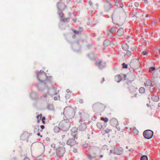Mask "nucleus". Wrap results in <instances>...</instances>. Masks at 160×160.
Segmentation results:
<instances>
[{
	"label": "nucleus",
	"mask_w": 160,
	"mask_h": 160,
	"mask_svg": "<svg viewBox=\"0 0 160 160\" xmlns=\"http://www.w3.org/2000/svg\"><path fill=\"white\" fill-rule=\"evenodd\" d=\"M97 125L98 128L99 129H101L102 127V125L101 123L98 122L97 124Z\"/></svg>",
	"instance_id": "bb28decb"
},
{
	"label": "nucleus",
	"mask_w": 160,
	"mask_h": 160,
	"mask_svg": "<svg viewBox=\"0 0 160 160\" xmlns=\"http://www.w3.org/2000/svg\"><path fill=\"white\" fill-rule=\"evenodd\" d=\"M60 128L59 127H55L54 128V131L55 132L58 133L59 132Z\"/></svg>",
	"instance_id": "b1692460"
},
{
	"label": "nucleus",
	"mask_w": 160,
	"mask_h": 160,
	"mask_svg": "<svg viewBox=\"0 0 160 160\" xmlns=\"http://www.w3.org/2000/svg\"><path fill=\"white\" fill-rule=\"evenodd\" d=\"M126 148H127V149H128V146H127V147H126Z\"/></svg>",
	"instance_id": "774afa93"
},
{
	"label": "nucleus",
	"mask_w": 160,
	"mask_h": 160,
	"mask_svg": "<svg viewBox=\"0 0 160 160\" xmlns=\"http://www.w3.org/2000/svg\"><path fill=\"white\" fill-rule=\"evenodd\" d=\"M73 136V137L75 139H76L78 138V136L77 134H75L74 135H72Z\"/></svg>",
	"instance_id": "e433bc0d"
},
{
	"label": "nucleus",
	"mask_w": 160,
	"mask_h": 160,
	"mask_svg": "<svg viewBox=\"0 0 160 160\" xmlns=\"http://www.w3.org/2000/svg\"><path fill=\"white\" fill-rule=\"evenodd\" d=\"M107 42L109 43V41L108 40H105L103 42V44H104V45H105V44Z\"/></svg>",
	"instance_id": "37998d69"
},
{
	"label": "nucleus",
	"mask_w": 160,
	"mask_h": 160,
	"mask_svg": "<svg viewBox=\"0 0 160 160\" xmlns=\"http://www.w3.org/2000/svg\"><path fill=\"white\" fill-rule=\"evenodd\" d=\"M51 85V84H46V86H44L45 87V89L47 90V93L51 95H57L59 91H58L57 92L56 90L57 88L54 87H52V88H49L48 87V86Z\"/></svg>",
	"instance_id": "39448f33"
},
{
	"label": "nucleus",
	"mask_w": 160,
	"mask_h": 160,
	"mask_svg": "<svg viewBox=\"0 0 160 160\" xmlns=\"http://www.w3.org/2000/svg\"><path fill=\"white\" fill-rule=\"evenodd\" d=\"M155 70V68L154 67H151L149 68V71L150 72H152L154 71Z\"/></svg>",
	"instance_id": "7c9ffc66"
},
{
	"label": "nucleus",
	"mask_w": 160,
	"mask_h": 160,
	"mask_svg": "<svg viewBox=\"0 0 160 160\" xmlns=\"http://www.w3.org/2000/svg\"><path fill=\"white\" fill-rule=\"evenodd\" d=\"M139 91L140 93H143L145 92V89L143 87H141L139 89Z\"/></svg>",
	"instance_id": "393cba45"
},
{
	"label": "nucleus",
	"mask_w": 160,
	"mask_h": 160,
	"mask_svg": "<svg viewBox=\"0 0 160 160\" xmlns=\"http://www.w3.org/2000/svg\"><path fill=\"white\" fill-rule=\"evenodd\" d=\"M54 99L55 100H56L58 99V98H57V97H54Z\"/></svg>",
	"instance_id": "4d7b16f0"
},
{
	"label": "nucleus",
	"mask_w": 160,
	"mask_h": 160,
	"mask_svg": "<svg viewBox=\"0 0 160 160\" xmlns=\"http://www.w3.org/2000/svg\"><path fill=\"white\" fill-rule=\"evenodd\" d=\"M100 119L103 121L105 122H107L109 121L108 119L107 118L101 117Z\"/></svg>",
	"instance_id": "5701e85b"
},
{
	"label": "nucleus",
	"mask_w": 160,
	"mask_h": 160,
	"mask_svg": "<svg viewBox=\"0 0 160 160\" xmlns=\"http://www.w3.org/2000/svg\"><path fill=\"white\" fill-rule=\"evenodd\" d=\"M96 149L94 147L90 148L88 150L87 153V156L88 158L90 160H92L94 158H95L96 156Z\"/></svg>",
	"instance_id": "20e7f679"
},
{
	"label": "nucleus",
	"mask_w": 160,
	"mask_h": 160,
	"mask_svg": "<svg viewBox=\"0 0 160 160\" xmlns=\"http://www.w3.org/2000/svg\"><path fill=\"white\" fill-rule=\"evenodd\" d=\"M51 147L52 148H55L56 147V145L54 143H52L51 145Z\"/></svg>",
	"instance_id": "ea45409f"
},
{
	"label": "nucleus",
	"mask_w": 160,
	"mask_h": 160,
	"mask_svg": "<svg viewBox=\"0 0 160 160\" xmlns=\"http://www.w3.org/2000/svg\"><path fill=\"white\" fill-rule=\"evenodd\" d=\"M151 99L154 101L157 102L159 100V98L158 96L153 95L152 96Z\"/></svg>",
	"instance_id": "f3484780"
},
{
	"label": "nucleus",
	"mask_w": 160,
	"mask_h": 160,
	"mask_svg": "<svg viewBox=\"0 0 160 160\" xmlns=\"http://www.w3.org/2000/svg\"><path fill=\"white\" fill-rule=\"evenodd\" d=\"M154 86H151L150 87V91L151 92H152L154 91V88L153 87Z\"/></svg>",
	"instance_id": "473e14b6"
},
{
	"label": "nucleus",
	"mask_w": 160,
	"mask_h": 160,
	"mask_svg": "<svg viewBox=\"0 0 160 160\" xmlns=\"http://www.w3.org/2000/svg\"><path fill=\"white\" fill-rule=\"evenodd\" d=\"M65 137V134L62 135V139H63V138Z\"/></svg>",
	"instance_id": "603ef678"
},
{
	"label": "nucleus",
	"mask_w": 160,
	"mask_h": 160,
	"mask_svg": "<svg viewBox=\"0 0 160 160\" xmlns=\"http://www.w3.org/2000/svg\"><path fill=\"white\" fill-rule=\"evenodd\" d=\"M126 54L127 56H130L131 55H132V52L131 51H127L126 52Z\"/></svg>",
	"instance_id": "c756f323"
},
{
	"label": "nucleus",
	"mask_w": 160,
	"mask_h": 160,
	"mask_svg": "<svg viewBox=\"0 0 160 160\" xmlns=\"http://www.w3.org/2000/svg\"><path fill=\"white\" fill-rule=\"evenodd\" d=\"M42 114H40V115H38L36 117V118L37 119V122L39 123L40 122V121L41 119L42 118Z\"/></svg>",
	"instance_id": "412c9836"
},
{
	"label": "nucleus",
	"mask_w": 160,
	"mask_h": 160,
	"mask_svg": "<svg viewBox=\"0 0 160 160\" xmlns=\"http://www.w3.org/2000/svg\"><path fill=\"white\" fill-rule=\"evenodd\" d=\"M132 149H129V151H132Z\"/></svg>",
	"instance_id": "69168bd1"
},
{
	"label": "nucleus",
	"mask_w": 160,
	"mask_h": 160,
	"mask_svg": "<svg viewBox=\"0 0 160 160\" xmlns=\"http://www.w3.org/2000/svg\"><path fill=\"white\" fill-rule=\"evenodd\" d=\"M134 5L136 7H138L139 6V4L138 2H135L134 3Z\"/></svg>",
	"instance_id": "79ce46f5"
},
{
	"label": "nucleus",
	"mask_w": 160,
	"mask_h": 160,
	"mask_svg": "<svg viewBox=\"0 0 160 160\" xmlns=\"http://www.w3.org/2000/svg\"><path fill=\"white\" fill-rule=\"evenodd\" d=\"M110 152L113 153L114 154L120 155L123 153V149L120 147H117L115 148L113 150H111Z\"/></svg>",
	"instance_id": "6e6552de"
},
{
	"label": "nucleus",
	"mask_w": 160,
	"mask_h": 160,
	"mask_svg": "<svg viewBox=\"0 0 160 160\" xmlns=\"http://www.w3.org/2000/svg\"><path fill=\"white\" fill-rule=\"evenodd\" d=\"M87 128L86 125L84 123H82L79 127V129L81 131H84Z\"/></svg>",
	"instance_id": "2eb2a0df"
},
{
	"label": "nucleus",
	"mask_w": 160,
	"mask_h": 160,
	"mask_svg": "<svg viewBox=\"0 0 160 160\" xmlns=\"http://www.w3.org/2000/svg\"><path fill=\"white\" fill-rule=\"evenodd\" d=\"M73 21L74 22H76V19H73Z\"/></svg>",
	"instance_id": "052dcab7"
},
{
	"label": "nucleus",
	"mask_w": 160,
	"mask_h": 160,
	"mask_svg": "<svg viewBox=\"0 0 160 160\" xmlns=\"http://www.w3.org/2000/svg\"><path fill=\"white\" fill-rule=\"evenodd\" d=\"M153 134V132L150 130H146L143 132V135L144 137L148 139H149L151 138Z\"/></svg>",
	"instance_id": "0eeeda50"
},
{
	"label": "nucleus",
	"mask_w": 160,
	"mask_h": 160,
	"mask_svg": "<svg viewBox=\"0 0 160 160\" xmlns=\"http://www.w3.org/2000/svg\"><path fill=\"white\" fill-rule=\"evenodd\" d=\"M45 117H42V120H45Z\"/></svg>",
	"instance_id": "6e6d98bb"
},
{
	"label": "nucleus",
	"mask_w": 160,
	"mask_h": 160,
	"mask_svg": "<svg viewBox=\"0 0 160 160\" xmlns=\"http://www.w3.org/2000/svg\"><path fill=\"white\" fill-rule=\"evenodd\" d=\"M70 20L69 18H61V20L63 22H68Z\"/></svg>",
	"instance_id": "a878e982"
},
{
	"label": "nucleus",
	"mask_w": 160,
	"mask_h": 160,
	"mask_svg": "<svg viewBox=\"0 0 160 160\" xmlns=\"http://www.w3.org/2000/svg\"><path fill=\"white\" fill-rule=\"evenodd\" d=\"M123 68H128V65L125 64L124 63H123L122 64Z\"/></svg>",
	"instance_id": "72a5a7b5"
},
{
	"label": "nucleus",
	"mask_w": 160,
	"mask_h": 160,
	"mask_svg": "<svg viewBox=\"0 0 160 160\" xmlns=\"http://www.w3.org/2000/svg\"><path fill=\"white\" fill-rule=\"evenodd\" d=\"M102 106V104L96 103L93 104L92 107L94 108H100V106Z\"/></svg>",
	"instance_id": "4be33fe9"
},
{
	"label": "nucleus",
	"mask_w": 160,
	"mask_h": 160,
	"mask_svg": "<svg viewBox=\"0 0 160 160\" xmlns=\"http://www.w3.org/2000/svg\"><path fill=\"white\" fill-rule=\"evenodd\" d=\"M66 148L63 146H59L55 151L56 156L58 158H61L64 156L66 152Z\"/></svg>",
	"instance_id": "7ed1b4c3"
},
{
	"label": "nucleus",
	"mask_w": 160,
	"mask_h": 160,
	"mask_svg": "<svg viewBox=\"0 0 160 160\" xmlns=\"http://www.w3.org/2000/svg\"><path fill=\"white\" fill-rule=\"evenodd\" d=\"M77 142L73 138L68 139L67 142V144L71 147H72L77 144Z\"/></svg>",
	"instance_id": "9d476101"
},
{
	"label": "nucleus",
	"mask_w": 160,
	"mask_h": 160,
	"mask_svg": "<svg viewBox=\"0 0 160 160\" xmlns=\"http://www.w3.org/2000/svg\"><path fill=\"white\" fill-rule=\"evenodd\" d=\"M124 34L123 29L122 28H119L117 31V35L118 36H122Z\"/></svg>",
	"instance_id": "ddd939ff"
},
{
	"label": "nucleus",
	"mask_w": 160,
	"mask_h": 160,
	"mask_svg": "<svg viewBox=\"0 0 160 160\" xmlns=\"http://www.w3.org/2000/svg\"><path fill=\"white\" fill-rule=\"evenodd\" d=\"M122 48L123 49H124V47H126L127 48V45L126 44H123L122 45Z\"/></svg>",
	"instance_id": "a19ab883"
},
{
	"label": "nucleus",
	"mask_w": 160,
	"mask_h": 160,
	"mask_svg": "<svg viewBox=\"0 0 160 160\" xmlns=\"http://www.w3.org/2000/svg\"><path fill=\"white\" fill-rule=\"evenodd\" d=\"M40 128L42 129H43L45 127L43 125H41L40 126Z\"/></svg>",
	"instance_id": "8fccbe9b"
},
{
	"label": "nucleus",
	"mask_w": 160,
	"mask_h": 160,
	"mask_svg": "<svg viewBox=\"0 0 160 160\" xmlns=\"http://www.w3.org/2000/svg\"><path fill=\"white\" fill-rule=\"evenodd\" d=\"M111 131H112V129H106L105 130L106 132L107 133H108L109 132H111Z\"/></svg>",
	"instance_id": "c9c22d12"
},
{
	"label": "nucleus",
	"mask_w": 160,
	"mask_h": 160,
	"mask_svg": "<svg viewBox=\"0 0 160 160\" xmlns=\"http://www.w3.org/2000/svg\"><path fill=\"white\" fill-rule=\"evenodd\" d=\"M88 3L91 6H92V2L91 1H89Z\"/></svg>",
	"instance_id": "49530a36"
},
{
	"label": "nucleus",
	"mask_w": 160,
	"mask_h": 160,
	"mask_svg": "<svg viewBox=\"0 0 160 160\" xmlns=\"http://www.w3.org/2000/svg\"><path fill=\"white\" fill-rule=\"evenodd\" d=\"M23 160H30L29 158L27 157H25L23 159Z\"/></svg>",
	"instance_id": "3c124183"
},
{
	"label": "nucleus",
	"mask_w": 160,
	"mask_h": 160,
	"mask_svg": "<svg viewBox=\"0 0 160 160\" xmlns=\"http://www.w3.org/2000/svg\"><path fill=\"white\" fill-rule=\"evenodd\" d=\"M159 54H160V48L159 50Z\"/></svg>",
	"instance_id": "0e129e2a"
},
{
	"label": "nucleus",
	"mask_w": 160,
	"mask_h": 160,
	"mask_svg": "<svg viewBox=\"0 0 160 160\" xmlns=\"http://www.w3.org/2000/svg\"><path fill=\"white\" fill-rule=\"evenodd\" d=\"M59 15L61 18H62L64 16V14L63 13L61 12L59 13Z\"/></svg>",
	"instance_id": "f704fd0d"
},
{
	"label": "nucleus",
	"mask_w": 160,
	"mask_h": 160,
	"mask_svg": "<svg viewBox=\"0 0 160 160\" xmlns=\"http://www.w3.org/2000/svg\"><path fill=\"white\" fill-rule=\"evenodd\" d=\"M107 2L108 3V5H109V7L110 8V9L111 8V7H112V5L111 4V3L109 2Z\"/></svg>",
	"instance_id": "c03bdc74"
},
{
	"label": "nucleus",
	"mask_w": 160,
	"mask_h": 160,
	"mask_svg": "<svg viewBox=\"0 0 160 160\" xmlns=\"http://www.w3.org/2000/svg\"><path fill=\"white\" fill-rule=\"evenodd\" d=\"M120 7L121 8H122L123 7V5L122 4V3H120Z\"/></svg>",
	"instance_id": "864d4df0"
},
{
	"label": "nucleus",
	"mask_w": 160,
	"mask_h": 160,
	"mask_svg": "<svg viewBox=\"0 0 160 160\" xmlns=\"http://www.w3.org/2000/svg\"><path fill=\"white\" fill-rule=\"evenodd\" d=\"M73 152L74 153H76L77 152V150L76 148H74Z\"/></svg>",
	"instance_id": "de8ad7c7"
},
{
	"label": "nucleus",
	"mask_w": 160,
	"mask_h": 160,
	"mask_svg": "<svg viewBox=\"0 0 160 160\" xmlns=\"http://www.w3.org/2000/svg\"><path fill=\"white\" fill-rule=\"evenodd\" d=\"M103 157V155H101L100 156V158H102Z\"/></svg>",
	"instance_id": "680f3d73"
},
{
	"label": "nucleus",
	"mask_w": 160,
	"mask_h": 160,
	"mask_svg": "<svg viewBox=\"0 0 160 160\" xmlns=\"http://www.w3.org/2000/svg\"><path fill=\"white\" fill-rule=\"evenodd\" d=\"M125 160H127L128 159V157H126L125 158Z\"/></svg>",
	"instance_id": "bf43d9fd"
},
{
	"label": "nucleus",
	"mask_w": 160,
	"mask_h": 160,
	"mask_svg": "<svg viewBox=\"0 0 160 160\" xmlns=\"http://www.w3.org/2000/svg\"><path fill=\"white\" fill-rule=\"evenodd\" d=\"M132 132H133L135 134H137L138 133V130L136 128H133L132 129Z\"/></svg>",
	"instance_id": "c85d7f7f"
},
{
	"label": "nucleus",
	"mask_w": 160,
	"mask_h": 160,
	"mask_svg": "<svg viewBox=\"0 0 160 160\" xmlns=\"http://www.w3.org/2000/svg\"><path fill=\"white\" fill-rule=\"evenodd\" d=\"M117 29V28L116 27H112L110 29L109 32L111 33H114L116 32Z\"/></svg>",
	"instance_id": "6ab92c4d"
},
{
	"label": "nucleus",
	"mask_w": 160,
	"mask_h": 160,
	"mask_svg": "<svg viewBox=\"0 0 160 160\" xmlns=\"http://www.w3.org/2000/svg\"><path fill=\"white\" fill-rule=\"evenodd\" d=\"M42 123L43 124H45V121L44 120H42Z\"/></svg>",
	"instance_id": "13d9d810"
},
{
	"label": "nucleus",
	"mask_w": 160,
	"mask_h": 160,
	"mask_svg": "<svg viewBox=\"0 0 160 160\" xmlns=\"http://www.w3.org/2000/svg\"><path fill=\"white\" fill-rule=\"evenodd\" d=\"M37 78L38 80L40 82H44L43 83H39L38 85V87L46 86V84H51V82L48 80L46 76V74L42 70H41L38 73Z\"/></svg>",
	"instance_id": "f257e3e1"
},
{
	"label": "nucleus",
	"mask_w": 160,
	"mask_h": 160,
	"mask_svg": "<svg viewBox=\"0 0 160 160\" xmlns=\"http://www.w3.org/2000/svg\"><path fill=\"white\" fill-rule=\"evenodd\" d=\"M66 92L67 93H71V92L70 90L69 89H67Z\"/></svg>",
	"instance_id": "a18cd8bd"
},
{
	"label": "nucleus",
	"mask_w": 160,
	"mask_h": 160,
	"mask_svg": "<svg viewBox=\"0 0 160 160\" xmlns=\"http://www.w3.org/2000/svg\"><path fill=\"white\" fill-rule=\"evenodd\" d=\"M73 32L74 33L76 34H78L79 33V32L76 30H73Z\"/></svg>",
	"instance_id": "58836bf2"
},
{
	"label": "nucleus",
	"mask_w": 160,
	"mask_h": 160,
	"mask_svg": "<svg viewBox=\"0 0 160 160\" xmlns=\"http://www.w3.org/2000/svg\"><path fill=\"white\" fill-rule=\"evenodd\" d=\"M72 129H75L76 130H77V129L76 128H72Z\"/></svg>",
	"instance_id": "e2e57ef3"
},
{
	"label": "nucleus",
	"mask_w": 160,
	"mask_h": 160,
	"mask_svg": "<svg viewBox=\"0 0 160 160\" xmlns=\"http://www.w3.org/2000/svg\"><path fill=\"white\" fill-rule=\"evenodd\" d=\"M143 55H146L147 54V52L146 51H143L142 52Z\"/></svg>",
	"instance_id": "4c0bfd02"
},
{
	"label": "nucleus",
	"mask_w": 160,
	"mask_h": 160,
	"mask_svg": "<svg viewBox=\"0 0 160 160\" xmlns=\"http://www.w3.org/2000/svg\"><path fill=\"white\" fill-rule=\"evenodd\" d=\"M79 102L81 103H82L83 102V100L82 99L80 100Z\"/></svg>",
	"instance_id": "5fc2aeb1"
},
{
	"label": "nucleus",
	"mask_w": 160,
	"mask_h": 160,
	"mask_svg": "<svg viewBox=\"0 0 160 160\" xmlns=\"http://www.w3.org/2000/svg\"><path fill=\"white\" fill-rule=\"evenodd\" d=\"M137 47L136 46H134L133 47H131V49L132 51H133L137 49Z\"/></svg>",
	"instance_id": "2f4dec72"
},
{
	"label": "nucleus",
	"mask_w": 160,
	"mask_h": 160,
	"mask_svg": "<svg viewBox=\"0 0 160 160\" xmlns=\"http://www.w3.org/2000/svg\"><path fill=\"white\" fill-rule=\"evenodd\" d=\"M144 84L146 87H152V86H154L155 85V83L154 82H152L150 79H148L144 83Z\"/></svg>",
	"instance_id": "9b49d317"
},
{
	"label": "nucleus",
	"mask_w": 160,
	"mask_h": 160,
	"mask_svg": "<svg viewBox=\"0 0 160 160\" xmlns=\"http://www.w3.org/2000/svg\"><path fill=\"white\" fill-rule=\"evenodd\" d=\"M64 4L62 2H58L57 4V7L59 10H62L64 8Z\"/></svg>",
	"instance_id": "dca6fc26"
},
{
	"label": "nucleus",
	"mask_w": 160,
	"mask_h": 160,
	"mask_svg": "<svg viewBox=\"0 0 160 160\" xmlns=\"http://www.w3.org/2000/svg\"><path fill=\"white\" fill-rule=\"evenodd\" d=\"M37 130H38V132L37 133V135L38 136H40V137L42 138V135H40V134L39 132V129L38 128V126H36L34 128V132H35V131H36Z\"/></svg>",
	"instance_id": "aec40b11"
},
{
	"label": "nucleus",
	"mask_w": 160,
	"mask_h": 160,
	"mask_svg": "<svg viewBox=\"0 0 160 160\" xmlns=\"http://www.w3.org/2000/svg\"><path fill=\"white\" fill-rule=\"evenodd\" d=\"M141 160H148L147 156L146 155H143L141 158Z\"/></svg>",
	"instance_id": "cd10ccee"
},
{
	"label": "nucleus",
	"mask_w": 160,
	"mask_h": 160,
	"mask_svg": "<svg viewBox=\"0 0 160 160\" xmlns=\"http://www.w3.org/2000/svg\"><path fill=\"white\" fill-rule=\"evenodd\" d=\"M115 79L116 82H119L122 80V77L120 75H116L115 77Z\"/></svg>",
	"instance_id": "a211bd4d"
},
{
	"label": "nucleus",
	"mask_w": 160,
	"mask_h": 160,
	"mask_svg": "<svg viewBox=\"0 0 160 160\" xmlns=\"http://www.w3.org/2000/svg\"><path fill=\"white\" fill-rule=\"evenodd\" d=\"M63 145H65V143H64V142L63 143Z\"/></svg>",
	"instance_id": "338daca9"
},
{
	"label": "nucleus",
	"mask_w": 160,
	"mask_h": 160,
	"mask_svg": "<svg viewBox=\"0 0 160 160\" xmlns=\"http://www.w3.org/2000/svg\"><path fill=\"white\" fill-rule=\"evenodd\" d=\"M110 123L112 126L116 127L118 124V121L115 118H112L110 120Z\"/></svg>",
	"instance_id": "f8f14e48"
},
{
	"label": "nucleus",
	"mask_w": 160,
	"mask_h": 160,
	"mask_svg": "<svg viewBox=\"0 0 160 160\" xmlns=\"http://www.w3.org/2000/svg\"><path fill=\"white\" fill-rule=\"evenodd\" d=\"M63 113L65 115L71 116L74 115L75 111L73 108L67 107L64 109Z\"/></svg>",
	"instance_id": "423d86ee"
},
{
	"label": "nucleus",
	"mask_w": 160,
	"mask_h": 160,
	"mask_svg": "<svg viewBox=\"0 0 160 160\" xmlns=\"http://www.w3.org/2000/svg\"><path fill=\"white\" fill-rule=\"evenodd\" d=\"M70 124V122L68 120H64L60 122L59 127L62 130L66 131L69 129Z\"/></svg>",
	"instance_id": "f03ea898"
},
{
	"label": "nucleus",
	"mask_w": 160,
	"mask_h": 160,
	"mask_svg": "<svg viewBox=\"0 0 160 160\" xmlns=\"http://www.w3.org/2000/svg\"><path fill=\"white\" fill-rule=\"evenodd\" d=\"M43 97L44 98H46L48 97V95L47 94H44L43 95Z\"/></svg>",
	"instance_id": "09e8293b"
},
{
	"label": "nucleus",
	"mask_w": 160,
	"mask_h": 160,
	"mask_svg": "<svg viewBox=\"0 0 160 160\" xmlns=\"http://www.w3.org/2000/svg\"><path fill=\"white\" fill-rule=\"evenodd\" d=\"M130 65L132 68L135 69L138 68L139 65V61L137 59H135L132 60L130 62Z\"/></svg>",
	"instance_id": "1a4fd4ad"
},
{
	"label": "nucleus",
	"mask_w": 160,
	"mask_h": 160,
	"mask_svg": "<svg viewBox=\"0 0 160 160\" xmlns=\"http://www.w3.org/2000/svg\"><path fill=\"white\" fill-rule=\"evenodd\" d=\"M96 65L101 69H102L104 67V65L102 64V61L101 60L97 61L96 63Z\"/></svg>",
	"instance_id": "4468645a"
}]
</instances>
